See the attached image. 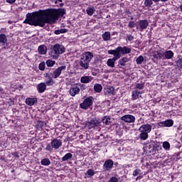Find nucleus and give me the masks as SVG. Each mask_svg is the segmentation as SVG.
I'll use <instances>...</instances> for the list:
<instances>
[{
  "label": "nucleus",
  "instance_id": "obj_1",
  "mask_svg": "<svg viewBox=\"0 0 182 182\" xmlns=\"http://www.w3.org/2000/svg\"><path fill=\"white\" fill-rule=\"evenodd\" d=\"M65 14H66L65 9H60L58 11L48 9L28 13L24 23H28L31 26L43 28L46 23H49L50 25L55 23L59 19V16H63Z\"/></svg>",
  "mask_w": 182,
  "mask_h": 182
},
{
  "label": "nucleus",
  "instance_id": "obj_2",
  "mask_svg": "<svg viewBox=\"0 0 182 182\" xmlns=\"http://www.w3.org/2000/svg\"><path fill=\"white\" fill-rule=\"evenodd\" d=\"M132 52V48L127 46H118L117 48L114 50H108L109 55H113V58H109L107 61V65L109 68H114V63H116V60H119L122 56L124 55H128Z\"/></svg>",
  "mask_w": 182,
  "mask_h": 182
},
{
  "label": "nucleus",
  "instance_id": "obj_3",
  "mask_svg": "<svg viewBox=\"0 0 182 182\" xmlns=\"http://www.w3.org/2000/svg\"><path fill=\"white\" fill-rule=\"evenodd\" d=\"M92 59H93V53L90 51L83 53L80 60V66L82 68L81 69L85 70L89 69V63H90Z\"/></svg>",
  "mask_w": 182,
  "mask_h": 182
},
{
  "label": "nucleus",
  "instance_id": "obj_4",
  "mask_svg": "<svg viewBox=\"0 0 182 182\" xmlns=\"http://www.w3.org/2000/svg\"><path fill=\"white\" fill-rule=\"evenodd\" d=\"M65 52V47L60 44H55L53 46L52 50L50 53V56L53 59H58L59 55H62Z\"/></svg>",
  "mask_w": 182,
  "mask_h": 182
},
{
  "label": "nucleus",
  "instance_id": "obj_5",
  "mask_svg": "<svg viewBox=\"0 0 182 182\" xmlns=\"http://www.w3.org/2000/svg\"><path fill=\"white\" fill-rule=\"evenodd\" d=\"M93 100H95L93 97H88L83 101L82 103L80 104V107L84 110H87L88 107H90V106L93 105Z\"/></svg>",
  "mask_w": 182,
  "mask_h": 182
},
{
  "label": "nucleus",
  "instance_id": "obj_6",
  "mask_svg": "<svg viewBox=\"0 0 182 182\" xmlns=\"http://www.w3.org/2000/svg\"><path fill=\"white\" fill-rule=\"evenodd\" d=\"M66 70V66L62 65L60 67H58V68L55 70H52L53 72L50 73V75L53 79H58L62 73V70Z\"/></svg>",
  "mask_w": 182,
  "mask_h": 182
},
{
  "label": "nucleus",
  "instance_id": "obj_7",
  "mask_svg": "<svg viewBox=\"0 0 182 182\" xmlns=\"http://www.w3.org/2000/svg\"><path fill=\"white\" fill-rule=\"evenodd\" d=\"M114 164V162L112 159H107L102 166V168L104 171H107L108 173H110L112 170L113 169V165Z\"/></svg>",
  "mask_w": 182,
  "mask_h": 182
},
{
  "label": "nucleus",
  "instance_id": "obj_8",
  "mask_svg": "<svg viewBox=\"0 0 182 182\" xmlns=\"http://www.w3.org/2000/svg\"><path fill=\"white\" fill-rule=\"evenodd\" d=\"M121 120L125 122V123H134L136 117L132 114H125L121 117Z\"/></svg>",
  "mask_w": 182,
  "mask_h": 182
},
{
  "label": "nucleus",
  "instance_id": "obj_9",
  "mask_svg": "<svg viewBox=\"0 0 182 182\" xmlns=\"http://www.w3.org/2000/svg\"><path fill=\"white\" fill-rule=\"evenodd\" d=\"M173 124H174V121H173V119H167L158 123V126L160 127H171Z\"/></svg>",
  "mask_w": 182,
  "mask_h": 182
},
{
  "label": "nucleus",
  "instance_id": "obj_10",
  "mask_svg": "<svg viewBox=\"0 0 182 182\" xmlns=\"http://www.w3.org/2000/svg\"><path fill=\"white\" fill-rule=\"evenodd\" d=\"M86 126L88 129H95L99 126V122L96 119H92L90 121L87 122Z\"/></svg>",
  "mask_w": 182,
  "mask_h": 182
},
{
  "label": "nucleus",
  "instance_id": "obj_11",
  "mask_svg": "<svg viewBox=\"0 0 182 182\" xmlns=\"http://www.w3.org/2000/svg\"><path fill=\"white\" fill-rule=\"evenodd\" d=\"M138 26H139L140 31L143 32L144 29H147L149 21H147V20H140L138 21Z\"/></svg>",
  "mask_w": 182,
  "mask_h": 182
},
{
  "label": "nucleus",
  "instance_id": "obj_12",
  "mask_svg": "<svg viewBox=\"0 0 182 182\" xmlns=\"http://www.w3.org/2000/svg\"><path fill=\"white\" fill-rule=\"evenodd\" d=\"M62 146V141L60 139H54L51 141V147L58 150Z\"/></svg>",
  "mask_w": 182,
  "mask_h": 182
},
{
  "label": "nucleus",
  "instance_id": "obj_13",
  "mask_svg": "<svg viewBox=\"0 0 182 182\" xmlns=\"http://www.w3.org/2000/svg\"><path fill=\"white\" fill-rule=\"evenodd\" d=\"M139 132H144V133H150L151 132V124H143L139 128Z\"/></svg>",
  "mask_w": 182,
  "mask_h": 182
},
{
  "label": "nucleus",
  "instance_id": "obj_14",
  "mask_svg": "<svg viewBox=\"0 0 182 182\" xmlns=\"http://www.w3.org/2000/svg\"><path fill=\"white\" fill-rule=\"evenodd\" d=\"M141 95H143V92L139 91L138 90H135L132 92V100H136L139 97H141Z\"/></svg>",
  "mask_w": 182,
  "mask_h": 182
},
{
  "label": "nucleus",
  "instance_id": "obj_15",
  "mask_svg": "<svg viewBox=\"0 0 182 182\" xmlns=\"http://www.w3.org/2000/svg\"><path fill=\"white\" fill-rule=\"evenodd\" d=\"M80 89L77 86H74L71 87L69 90L70 96L75 97L76 95H79Z\"/></svg>",
  "mask_w": 182,
  "mask_h": 182
},
{
  "label": "nucleus",
  "instance_id": "obj_16",
  "mask_svg": "<svg viewBox=\"0 0 182 182\" xmlns=\"http://www.w3.org/2000/svg\"><path fill=\"white\" fill-rule=\"evenodd\" d=\"M128 62H130V58L127 57H123L118 60V65L119 66H126Z\"/></svg>",
  "mask_w": 182,
  "mask_h": 182
},
{
  "label": "nucleus",
  "instance_id": "obj_17",
  "mask_svg": "<svg viewBox=\"0 0 182 182\" xmlns=\"http://www.w3.org/2000/svg\"><path fill=\"white\" fill-rule=\"evenodd\" d=\"M37 90L38 93H43L46 90V84L45 82H41L37 85Z\"/></svg>",
  "mask_w": 182,
  "mask_h": 182
},
{
  "label": "nucleus",
  "instance_id": "obj_18",
  "mask_svg": "<svg viewBox=\"0 0 182 182\" xmlns=\"http://www.w3.org/2000/svg\"><path fill=\"white\" fill-rule=\"evenodd\" d=\"M172 58H174V53L172 50L164 52V59H171Z\"/></svg>",
  "mask_w": 182,
  "mask_h": 182
},
{
  "label": "nucleus",
  "instance_id": "obj_19",
  "mask_svg": "<svg viewBox=\"0 0 182 182\" xmlns=\"http://www.w3.org/2000/svg\"><path fill=\"white\" fill-rule=\"evenodd\" d=\"M36 102H38V98L28 97L26 99V105H27V106H33Z\"/></svg>",
  "mask_w": 182,
  "mask_h": 182
},
{
  "label": "nucleus",
  "instance_id": "obj_20",
  "mask_svg": "<svg viewBox=\"0 0 182 182\" xmlns=\"http://www.w3.org/2000/svg\"><path fill=\"white\" fill-rule=\"evenodd\" d=\"M38 52L40 55H46L48 52V48L45 46V45H41L38 46Z\"/></svg>",
  "mask_w": 182,
  "mask_h": 182
},
{
  "label": "nucleus",
  "instance_id": "obj_21",
  "mask_svg": "<svg viewBox=\"0 0 182 182\" xmlns=\"http://www.w3.org/2000/svg\"><path fill=\"white\" fill-rule=\"evenodd\" d=\"M93 80V77L92 76H84L80 78L81 83H90Z\"/></svg>",
  "mask_w": 182,
  "mask_h": 182
},
{
  "label": "nucleus",
  "instance_id": "obj_22",
  "mask_svg": "<svg viewBox=\"0 0 182 182\" xmlns=\"http://www.w3.org/2000/svg\"><path fill=\"white\" fill-rule=\"evenodd\" d=\"M153 56L155 59L157 60L164 59V52L154 51Z\"/></svg>",
  "mask_w": 182,
  "mask_h": 182
},
{
  "label": "nucleus",
  "instance_id": "obj_23",
  "mask_svg": "<svg viewBox=\"0 0 182 182\" xmlns=\"http://www.w3.org/2000/svg\"><path fill=\"white\" fill-rule=\"evenodd\" d=\"M112 119L110 117L105 116L102 118V122L104 124H106V126H110L112 123Z\"/></svg>",
  "mask_w": 182,
  "mask_h": 182
},
{
  "label": "nucleus",
  "instance_id": "obj_24",
  "mask_svg": "<svg viewBox=\"0 0 182 182\" xmlns=\"http://www.w3.org/2000/svg\"><path fill=\"white\" fill-rule=\"evenodd\" d=\"M8 42V38H6V35L4 33L0 34V43L1 45H5Z\"/></svg>",
  "mask_w": 182,
  "mask_h": 182
},
{
  "label": "nucleus",
  "instance_id": "obj_25",
  "mask_svg": "<svg viewBox=\"0 0 182 182\" xmlns=\"http://www.w3.org/2000/svg\"><path fill=\"white\" fill-rule=\"evenodd\" d=\"M94 90H95V92H96V93H100V92H102V90H103V87H102V85H100L99 83H96L94 85Z\"/></svg>",
  "mask_w": 182,
  "mask_h": 182
},
{
  "label": "nucleus",
  "instance_id": "obj_26",
  "mask_svg": "<svg viewBox=\"0 0 182 182\" xmlns=\"http://www.w3.org/2000/svg\"><path fill=\"white\" fill-rule=\"evenodd\" d=\"M73 154L71 153H67L62 159V161H68V160H72Z\"/></svg>",
  "mask_w": 182,
  "mask_h": 182
},
{
  "label": "nucleus",
  "instance_id": "obj_27",
  "mask_svg": "<svg viewBox=\"0 0 182 182\" xmlns=\"http://www.w3.org/2000/svg\"><path fill=\"white\" fill-rule=\"evenodd\" d=\"M139 139L141 140H147V139H149V133L140 132Z\"/></svg>",
  "mask_w": 182,
  "mask_h": 182
},
{
  "label": "nucleus",
  "instance_id": "obj_28",
  "mask_svg": "<svg viewBox=\"0 0 182 182\" xmlns=\"http://www.w3.org/2000/svg\"><path fill=\"white\" fill-rule=\"evenodd\" d=\"M87 15H89L90 16H92V15H93V14H95V12H96V9H95V7L91 6V7H88L87 9Z\"/></svg>",
  "mask_w": 182,
  "mask_h": 182
},
{
  "label": "nucleus",
  "instance_id": "obj_29",
  "mask_svg": "<svg viewBox=\"0 0 182 182\" xmlns=\"http://www.w3.org/2000/svg\"><path fill=\"white\" fill-rule=\"evenodd\" d=\"M102 37L103 41H110V32H109V31L105 32L102 34Z\"/></svg>",
  "mask_w": 182,
  "mask_h": 182
},
{
  "label": "nucleus",
  "instance_id": "obj_30",
  "mask_svg": "<svg viewBox=\"0 0 182 182\" xmlns=\"http://www.w3.org/2000/svg\"><path fill=\"white\" fill-rule=\"evenodd\" d=\"M41 164L42 166H50V160L48 158L43 159L41 160Z\"/></svg>",
  "mask_w": 182,
  "mask_h": 182
},
{
  "label": "nucleus",
  "instance_id": "obj_31",
  "mask_svg": "<svg viewBox=\"0 0 182 182\" xmlns=\"http://www.w3.org/2000/svg\"><path fill=\"white\" fill-rule=\"evenodd\" d=\"M68 32V29L61 28L60 30H55L54 31L55 35H60V33H66Z\"/></svg>",
  "mask_w": 182,
  "mask_h": 182
},
{
  "label": "nucleus",
  "instance_id": "obj_32",
  "mask_svg": "<svg viewBox=\"0 0 182 182\" xmlns=\"http://www.w3.org/2000/svg\"><path fill=\"white\" fill-rule=\"evenodd\" d=\"M143 62H144V57L143 55H139L136 60V65H141Z\"/></svg>",
  "mask_w": 182,
  "mask_h": 182
},
{
  "label": "nucleus",
  "instance_id": "obj_33",
  "mask_svg": "<svg viewBox=\"0 0 182 182\" xmlns=\"http://www.w3.org/2000/svg\"><path fill=\"white\" fill-rule=\"evenodd\" d=\"M136 90H143L144 89V83H136L135 85Z\"/></svg>",
  "mask_w": 182,
  "mask_h": 182
},
{
  "label": "nucleus",
  "instance_id": "obj_34",
  "mask_svg": "<svg viewBox=\"0 0 182 182\" xmlns=\"http://www.w3.org/2000/svg\"><path fill=\"white\" fill-rule=\"evenodd\" d=\"M107 92L109 95H112L113 96H114V87H113L112 86L107 87Z\"/></svg>",
  "mask_w": 182,
  "mask_h": 182
},
{
  "label": "nucleus",
  "instance_id": "obj_35",
  "mask_svg": "<svg viewBox=\"0 0 182 182\" xmlns=\"http://www.w3.org/2000/svg\"><path fill=\"white\" fill-rule=\"evenodd\" d=\"M49 80L46 82V85L47 86H53L55 85V82L53 81V79H52L51 77H48Z\"/></svg>",
  "mask_w": 182,
  "mask_h": 182
},
{
  "label": "nucleus",
  "instance_id": "obj_36",
  "mask_svg": "<svg viewBox=\"0 0 182 182\" xmlns=\"http://www.w3.org/2000/svg\"><path fill=\"white\" fill-rule=\"evenodd\" d=\"M153 2H154L153 0H144V4L147 8H150L153 5Z\"/></svg>",
  "mask_w": 182,
  "mask_h": 182
},
{
  "label": "nucleus",
  "instance_id": "obj_37",
  "mask_svg": "<svg viewBox=\"0 0 182 182\" xmlns=\"http://www.w3.org/2000/svg\"><path fill=\"white\" fill-rule=\"evenodd\" d=\"M55 63H56V62L52 60H48L46 62V65H47L48 68H52V66H53Z\"/></svg>",
  "mask_w": 182,
  "mask_h": 182
},
{
  "label": "nucleus",
  "instance_id": "obj_38",
  "mask_svg": "<svg viewBox=\"0 0 182 182\" xmlns=\"http://www.w3.org/2000/svg\"><path fill=\"white\" fill-rule=\"evenodd\" d=\"M163 147L164 150H166V151L170 150V143H168V141L163 142Z\"/></svg>",
  "mask_w": 182,
  "mask_h": 182
},
{
  "label": "nucleus",
  "instance_id": "obj_39",
  "mask_svg": "<svg viewBox=\"0 0 182 182\" xmlns=\"http://www.w3.org/2000/svg\"><path fill=\"white\" fill-rule=\"evenodd\" d=\"M87 176H88V177H93L95 176V171L92 169H88L87 171Z\"/></svg>",
  "mask_w": 182,
  "mask_h": 182
},
{
  "label": "nucleus",
  "instance_id": "obj_40",
  "mask_svg": "<svg viewBox=\"0 0 182 182\" xmlns=\"http://www.w3.org/2000/svg\"><path fill=\"white\" fill-rule=\"evenodd\" d=\"M141 171L139 168L135 169V170L134 171V172H133V176H134V177H137V176L140 174V172H141Z\"/></svg>",
  "mask_w": 182,
  "mask_h": 182
},
{
  "label": "nucleus",
  "instance_id": "obj_41",
  "mask_svg": "<svg viewBox=\"0 0 182 182\" xmlns=\"http://www.w3.org/2000/svg\"><path fill=\"white\" fill-rule=\"evenodd\" d=\"M45 126V122L43 121H38L37 122V127H38L40 129H42Z\"/></svg>",
  "mask_w": 182,
  "mask_h": 182
},
{
  "label": "nucleus",
  "instance_id": "obj_42",
  "mask_svg": "<svg viewBox=\"0 0 182 182\" xmlns=\"http://www.w3.org/2000/svg\"><path fill=\"white\" fill-rule=\"evenodd\" d=\"M38 68L40 70H43L45 69V63H40Z\"/></svg>",
  "mask_w": 182,
  "mask_h": 182
},
{
  "label": "nucleus",
  "instance_id": "obj_43",
  "mask_svg": "<svg viewBox=\"0 0 182 182\" xmlns=\"http://www.w3.org/2000/svg\"><path fill=\"white\" fill-rule=\"evenodd\" d=\"M108 182H119V179L116 177H112Z\"/></svg>",
  "mask_w": 182,
  "mask_h": 182
},
{
  "label": "nucleus",
  "instance_id": "obj_44",
  "mask_svg": "<svg viewBox=\"0 0 182 182\" xmlns=\"http://www.w3.org/2000/svg\"><path fill=\"white\" fill-rule=\"evenodd\" d=\"M127 40L129 41V42H132V41H134V36H133L132 35H127Z\"/></svg>",
  "mask_w": 182,
  "mask_h": 182
},
{
  "label": "nucleus",
  "instance_id": "obj_45",
  "mask_svg": "<svg viewBox=\"0 0 182 182\" xmlns=\"http://www.w3.org/2000/svg\"><path fill=\"white\" fill-rule=\"evenodd\" d=\"M136 23H134V21H130L128 24L129 28H134Z\"/></svg>",
  "mask_w": 182,
  "mask_h": 182
},
{
  "label": "nucleus",
  "instance_id": "obj_46",
  "mask_svg": "<svg viewBox=\"0 0 182 182\" xmlns=\"http://www.w3.org/2000/svg\"><path fill=\"white\" fill-rule=\"evenodd\" d=\"M53 149V148L52 147V146H50V144H49L46 147V150H48V151H52Z\"/></svg>",
  "mask_w": 182,
  "mask_h": 182
},
{
  "label": "nucleus",
  "instance_id": "obj_47",
  "mask_svg": "<svg viewBox=\"0 0 182 182\" xmlns=\"http://www.w3.org/2000/svg\"><path fill=\"white\" fill-rule=\"evenodd\" d=\"M6 1L8 4H15V2L16 1V0H6Z\"/></svg>",
  "mask_w": 182,
  "mask_h": 182
},
{
  "label": "nucleus",
  "instance_id": "obj_48",
  "mask_svg": "<svg viewBox=\"0 0 182 182\" xmlns=\"http://www.w3.org/2000/svg\"><path fill=\"white\" fill-rule=\"evenodd\" d=\"M0 32L1 33H6V28H1Z\"/></svg>",
  "mask_w": 182,
  "mask_h": 182
},
{
  "label": "nucleus",
  "instance_id": "obj_49",
  "mask_svg": "<svg viewBox=\"0 0 182 182\" xmlns=\"http://www.w3.org/2000/svg\"><path fill=\"white\" fill-rule=\"evenodd\" d=\"M13 156H14V157H16V159H19V155H18V152H14L13 154Z\"/></svg>",
  "mask_w": 182,
  "mask_h": 182
},
{
  "label": "nucleus",
  "instance_id": "obj_50",
  "mask_svg": "<svg viewBox=\"0 0 182 182\" xmlns=\"http://www.w3.org/2000/svg\"><path fill=\"white\" fill-rule=\"evenodd\" d=\"M4 93H5V91L4 90V88L0 87V96L1 95H4Z\"/></svg>",
  "mask_w": 182,
  "mask_h": 182
},
{
  "label": "nucleus",
  "instance_id": "obj_51",
  "mask_svg": "<svg viewBox=\"0 0 182 182\" xmlns=\"http://www.w3.org/2000/svg\"><path fill=\"white\" fill-rule=\"evenodd\" d=\"M153 1L157 4V2H160V0H153Z\"/></svg>",
  "mask_w": 182,
  "mask_h": 182
},
{
  "label": "nucleus",
  "instance_id": "obj_52",
  "mask_svg": "<svg viewBox=\"0 0 182 182\" xmlns=\"http://www.w3.org/2000/svg\"><path fill=\"white\" fill-rule=\"evenodd\" d=\"M159 1H161V2H167V1L168 0H159Z\"/></svg>",
  "mask_w": 182,
  "mask_h": 182
},
{
  "label": "nucleus",
  "instance_id": "obj_53",
  "mask_svg": "<svg viewBox=\"0 0 182 182\" xmlns=\"http://www.w3.org/2000/svg\"><path fill=\"white\" fill-rule=\"evenodd\" d=\"M59 2H62V0H58L55 4H59Z\"/></svg>",
  "mask_w": 182,
  "mask_h": 182
},
{
  "label": "nucleus",
  "instance_id": "obj_54",
  "mask_svg": "<svg viewBox=\"0 0 182 182\" xmlns=\"http://www.w3.org/2000/svg\"><path fill=\"white\" fill-rule=\"evenodd\" d=\"M63 5H64L63 3L60 4V6H63Z\"/></svg>",
  "mask_w": 182,
  "mask_h": 182
}]
</instances>
